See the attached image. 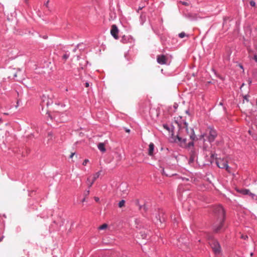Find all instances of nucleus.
Instances as JSON below:
<instances>
[{
	"label": "nucleus",
	"mask_w": 257,
	"mask_h": 257,
	"mask_svg": "<svg viewBox=\"0 0 257 257\" xmlns=\"http://www.w3.org/2000/svg\"><path fill=\"white\" fill-rule=\"evenodd\" d=\"M154 150V145L153 143H151L150 144L149 146V152L148 154L149 155L152 156L153 155V151Z\"/></svg>",
	"instance_id": "nucleus-11"
},
{
	"label": "nucleus",
	"mask_w": 257,
	"mask_h": 257,
	"mask_svg": "<svg viewBox=\"0 0 257 257\" xmlns=\"http://www.w3.org/2000/svg\"><path fill=\"white\" fill-rule=\"evenodd\" d=\"M52 138H53V135H52V133H51V132L48 133V141L52 140Z\"/></svg>",
	"instance_id": "nucleus-16"
},
{
	"label": "nucleus",
	"mask_w": 257,
	"mask_h": 257,
	"mask_svg": "<svg viewBox=\"0 0 257 257\" xmlns=\"http://www.w3.org/2000/svg\"><path fill=\"white\" fill-rule=\"evenodd\" d=\"M253 59L256 62H257V55H254L253 57Z\"/></svg>",
	"instance_id": "nucleus-28"
},
{
	"label": "nucleus",
	"mask_w": 257,
	"mask_h": 257,
	"mask_svg": "<svg viewBox=\"0 0 257 257\" xmlns=\"http://www.w3.org/2000/svg\"><path fill=\"white\" fill-rule=\"evenodd\" d=\"M86 193L89 194V191L88 190L87 192H86Z\"/></svg>",
	"instance_id": "nucleus-36"
},
{
	"label": "nucleus",
	"mask_w": 257,
	"mask_h": 257,
	"mask_svg": "<svg viewBox=\"0 0 257 257\" xmlns=\"http://www.w3.org/2000/svg\"><path fill=\"white\" fill-rule=\"evenodd\" d=\"M186 34L184 32H181L179 34V36L180 38H183L186 36Z\"/></svg>",
	"instance_id": "nucleus-17"
},
{
	"label": "nucleus",
	"mask_w": 257,
	"mask_h": 257,
	"mask_svg": "<svg viewBox=\"0 0 257 257\" xmlns=\"http://www.w3.org/2000/svg\"><path fill=\"white\" fill-rule=\"evenodd\" d=\"M118 30L116 26L115 25H112L110 30V34L115 39L117 40L118 39Z\"/></svg>",
	"instance_id": "nucleus-9"
},
{
	"label": "nucleus",
	"mask_w": 257,
	"mask_h": 257,
	"mask_svg": "<svg viewBox=\"0 0 257 257\" xmlns=\"http://www.w3.org/2000/svg\"><path fill=\"white\" fill-rule=\"evenodd\" d=\"M209 135L208 136V141L209 142H213L217 136L216 131L213 128H208Z\"/></svg>",
	"instance_id": "nucleus-6"
},
{
	"label": "nucleus",
	"mask_w": 257,
	"mask_h": 257,
	"mask_svg": "<svg viewBox=\"0 0 257 257\" xmlns=\"http://www.w3.org/2000/svg\"><path fill=\"white\" fill-rule=\"evenodd\" d=\"M182 4L184 5H185V6H188V3L185 2H182Z\"/></svg>",
	"instance_id": "nucleus-27"
},
{
	"label": "nucleus",
	"mask_w": 257,
	"mask_h": 257,
	"mask_svg": "<svg viewBox=\"0 0 257 257\" xmlns=\"http://www.w3.org/2000/svg\"><path fill=\"white\" fill-rule=\"evenodd\" d=\"M214 213L218 216V223H215L213 226V230L215 232H219L222 228L225 218V212L223 208L220 205L215 207Z\"/></svg>",
	"instance_id": "nucleus-2"
},
{
	"label": "nucleus",
	"mask_w": 257,
	"mask_h": 257,
	"mask_svg": "<svg viewBox=\"0 0 257 257\" xmlns=\"http://www.w3.org/2000/svg\"><path fill=\"white\" fill-rule=\"evenodd\" d=\"M251 83V80H248V83H249V84H250Z\"/></svg>",
	"instance_id": "nucleus-34"
},
{
	"label": "nucleus",
	"mask_w": 257,
	"mask_h": 257,
	"mask_svg": "<svg viewBox=\"0 0 257 257\" xmlns=\"http://www.w3.org/2000/svg\"><path fill=\"white\" fill-rule=\"evenodd\" d=\"M68 57H69V55L67 54H64L63 56V58L65 60L67 59L68 58Z\"/></svg>",
	"instance_id": "nucleus-20"
},
{
	"label": "nucleus",
	"mask_w": 257,
	"mask_h": 257,
	"mask_svg": "<svg viewBox=\"0 0 257 257\" xmlns=\"http://www.w3.org/2000/svg\"><path fill=\"white\" fill-rule=\"evenodd\" d=\"M85 201V199H83V200H82V201L83 202V201Z\"/></svg>",
	"instance_id": "nucleus-41"
},
{
	"label": "nucleus",
	"mask_w": 257,
	"mask_h": 257,
	"mask_svg": "<svg viewBox=\"0 0 257 257\" xmlns=\"http://www.w3.org/2000/svg\"><path fill=\"white\" fill-rule=\"evenodd\" d=\"M209 244L214 253L216 255L219 254L221 247L218 241L212 239L209 241Z\"/></svg>",
	"instance_id": "nucleus-4"
},
{
	"label": "nucleus",
	"mask_w": 257,
	"mask_h": 257,
	"mask_svg": "<svg viewBox=\"0 0 257 257\" xmlns=\"http://www.w3.org/2000/svg\"><path fill=\"white\" fill-rule=\"evenodd\" d=\"M107 225L105 223L104 224H103L102 225H100L99 227H98V229L99 230H103V229H105L107 228Z\"/></svg>",
	"instance_id": "nucleus-14"
},
{
	"label": "nucleus",
	"mask_w": 257,
	"mask_h": 257,
	"mask_svg": "<svg viewBox=\"0 0 257 257\" xmlns=\"http://www.w3.org/2000/svg\"><path fill=\"white\" fill-rule=\"evenodd\" d=\"M98 149L102 152H105L106 149L105 148V145L103 143H100L98 144Z\"/></svg>",
	"instance_id": "nucleus-12"
},
{
	"label": "nucleus",
	"mask_w": 257,
	"mask_h": 257,
	"mask_svg": "<svg viewBox=\"0 0 257 257\" xmlns=\"http://www.w3.org/2000/svg\"><path fill=\"white\" fill-rule=\"evenodd\" d=\"M158 63L161 65L167 64L168 61V57L165 55H158L157 58Z\"/></svg>",
	"instance_id": "nucleus-7"
},
{
	"label": "nucleus",
	"mask_w": 257,
	"mask_h": 257,
	"mask_svg": "<svg viewBox=\"0 0 257 257\" xmlns=\"http://www.w3.org/2000/svg\"><path fill=\"white\" fill-rule=\"evenodd\" d=\"M194 159H195V156L191 155V156L189 159V163L193 162L194 161Z\"/></svg>",
	"instance_id": "nucleus-18"
},
{
	"label": "nucleus",
	"mask_w": 257,
	"mask_h": 257,
	"mask_svg": "<svg viewBox=\"0 0 257 257\" xmlns=\"http://www.w3.org/2000/svg\"><path fill=\"white\" fill-rule=\"evenodd\" d=\"M5 114H6V115H8V114L7 113V112H6Z\"/></svg>",
	"instance_id": "nucleus-39"
},
{
	"label": "nucleus",
	"mask_w": 257,
	"mask_h": 257,
	"mask_svg": "<svg viewBox=\"0 0 257 257\" xmlns=\"http://www.w3.org/2000/svg\"><path fill=\"white\" fill-rule=\"evenodd\" d=\"M5 114H6V115H8V114L7 113V112H6Z\"/></svg>",
	"instance_id": "nucleus-38"
},
{
	"label": "nucleus",
	"mask_w": 257,
	"mask_h": 257,
	"mask_svg": "<svg viewBox=\"0 0 257 257\" xmlns=\"http://www.w3.org/2000/svg\"><path fill=\"white\" fill-rule=\"evenodd\" d=\"M252 254H253V253H251L250 255H251V256H252Z\"/></svg>",
	"instance_id": "nucleus-40"
},
{
	"label": "nucleus",
	"mask_w": 257,
	"mask_h": 257,
	"mask_svg": "<svg viewBox=\"0 0 257 257\" xmlns=\"http://www.w3.org/2000/svg\"><path fill=\"white\" fill-rule=\"evenodd\" d=\"M250 4L251 6L254 7L255 6V3L253 1L250 2Z\"/></svg>",
	"instance_id": "nucleus-22"
},
{
	"label": "nucleus",
	"mask_w": 257,
	"mask_h": 257,
	"mask_svg": "<svg viewBox=\"0 0 257 257\" xmlns=\"http://www.w3.org/2000/svg\"><path fill=\"white\" fill-rule=\"evenodd\" d=\"M162 174H163V175H165L166 176H169L168 174L166 173V172H165V171L164 170V169H162Z\"/></svg>",
	"instance_id": "nucleus-21"
},
{
	"label": "nucleus",
	"mask_w": 257,
	"mask_h": 257,
	"mask_svg": "<svg viewBox=\"0 0 257 257\" xmlns=\"http://www.w3.org/2000/svg\"><path fill=\"white\" fill-rule=\"evenodd\" d=\"M53 103V102L52 99L49 97V96H46L45 95H43L41 102L42 107L45 106L48 107L49 106L52 105Z\"/></svg>",
	"instance_id": "nucleus-5"
},
{
	"label": "nucleus",
	"mask_w": 257,
	"mask_h": 257,
	"mask_svg": "<svg viewBox=\"0 0 257 257\" xmlns=\"http://www.w3.org/2000/svg\"><path fill=\"white\" fill-rule=\"evenodd\" d=\"M248 133H249V134H251V131H249Z\"/></svg>",
	"instance_id": "nucleus-35"
},
{
	"label": "nucleus",
	"mask_w": 257,
	"mask_h": 257,
	"mask_svg": "<svg viewBox=\"0 0 257 257\" xmlns=\"http://www.w3.org/2000/svg\"><path fill=\"white\" fill-rule=\"evenodd\" d=\"M239 67H240V68H241V69H243V66H242V65H239Z\"/></svg>",
	"instance_id": "nucleus-33"
},
{
	"label": "nucleus",
	"mask_w": 257,
	"mask_h": 257,
	"mask_svg": "<svg viewBox=\"0 0 257 257\" xmlns=\"http://www.w3.org/2000/svg\"><path fill=\"white\" fill-rule=\"evenodd\" d=\"M216 163L217 166L221 169L225 168L228 172H230V167L228 165V162L225 159L219 158L216 160Z\"/></svg>",
	"instance_id": "nucleus-3"
},
{
	"label": "nucleus",
	"mask_w": 257,
	"mask_h": 257,
	"mask_svg": "<svg viewBox=\"0 0 257 257\" xmlns=\"http://www.w3.org/2000/svg\"><path fill=\"white\" fill-rule=\"evenodd\" d=\"M125 131H126V133H130V130H128V129H126V130H125Z\"/></svg>",
	"instance_id": "nucleus-31"
},
{
	"label": "nucleus",
	"mask_w": 257,
	"mask_h": 257,
	"mask_svg": "<svg viewBox=\"0 0 257 257\" xmlns=\"http://www.w3.org/2000/svg\"><path fill=\"white\" fill-rule=\"evenodd\" d=\"M74 154L75 153H71V155L70 156V158H72L74 155Z\"/></svg>",
	"instance_id": "nucleus-29"
},
{
	"label": "nucleus",
	"mask_w": 257,
	"mask_h": 257,
	"mask_svg": "<svg viewBox=\"0 0 257 257\" xmlns=\"http://www.w3.org/2000/svg\"><path fill=\"white\" fill-rule=\"evenodd\" d=\"M100 174V171H99L98 172H96V173L94 174L93 175V179L92 180H90L89 178H88L87 179V183L88 186V187L90 188L92 186L93 183L95 182V181L99 177Z\"/></svg>",
	"instance_id": "nucleus-8"
},
{
	"label": "nucleus",
	"mask_w": 257,
	"mask_h": 257,
	"mask_svg": "<svg viewBox=\"0 0 257 257\" xmlns=\"http://www.w3.org/2000/svg\"><path fill=\"white\" fill-rule=\"evenodd\" d=\"M240 192L244 195H249L253 199H254L255 197V195L254 194L251 193L247 189L242 190Z\"/></svg>",
	"instance_id": "nucleus-10"
},
{
	"label": "nucleus",
	"mask_w": 257,
	"mask_h": 257,
	"mask_svg": "<svg viewBox=\"0 0 257 257\" xmlns=\"http://www.w3.org/2000/svg\"><path fill=\"white\" fill-rule=\"evenodd\" d=\"M89 162V160L88 159H85L84 160L82 165L84 166L86 165L87 163Z\"/></svg>",
	"instance_id": "nucleus-19"
},
{
	"label": "nucleus",
	"mask_w": 257,
	"mask_h": 257,
	"mask_svg": "<svg viewBox=\"0 0 257 257\" xmlns=\"http://www.w3.org/2000/svg\"><path fill=\"white\" fill-rule=\"evenodd\" d=\"M242 238H244V239H246V238H247V236H242Z\"/></svg>",
	"instance_id": "nucleus-32"
},
{
	"label": "nucleus",
	"mask_w": 257,
	"mask_h": 257,
	"mask_svg": "<svg viewBox=\"0 0 257 257\" xmlns=\"http://www.w3.org/2000/svg\"><path fill=\"white\" fill-rule=\"evenodd\" d=\"M125 201L124 200H121L118 203V207L121 208L124 206Z\"/></svg>",
	"instance_id": "nucleus-15"
},
{
	"label": "nucleus",
	"mask_w": 257,
	"mask_h": 257,
	"mask_svg": "<svg viewBox=\"0 0 257 257\" xmlns=\"http://www.w3.org/2000/svg\"><path fill=\"white\" fill-rule=\"evenodd\" d=\"M143 8H144V6H140L139 7V9H138V12H139V11L141 10Z\"/></svg>",
	"instance_id": "nucleus-26"
},
{
	"label": "nucleus",
	"mask_w": 257,
	"mask_h": 257,
	"mask_svg": "<svg viewBox=\"0 0 257 257\" xmlns=\"http://www.w3.org/2000/svg\"><path fill=\"white\" fill-rule=\"evenodd\" d=\"M143 238H147V234L146 233H144V234L142 235Z\"/></svg>",
	"instance_id": "nucleus-23"
},
{
	"label": "nucleus",
	"mask_w": 257,
	"mask_h": 257,
	"mask_svg": "<svg viewBox=\"0 0 257 257\" xmlns=\"http://www.w3.org/2000/svg\"><path fill=\"white\" fill-rule=\"evenodd\" d=\"M179 131L174 138V142L179 143L183 147H190L193 146L194 141L196 136L194 131L192 128H189L188 123L186 122L178 123Z\"/></svg>",
	"instance_id": "nucleus-1"
},
{
	"label": "nucleus",
	"mask_w": 257,
	"mask_h": 257,
	"mask_svg": "<svg viewBox=\"0 0 257 257\" xmlns=\"http://www.w3.org/2000/svg\"><path fill=\"white\" fill-rule=\"evenodd\" d=\"M49 1H48L45 4L46 7H48Z\"/></svg>",
	"instance_id": "nucleus-30"
},
{
	"label": "nucleus",
	"mask_w": 257,
	"mask_h": 257,
	"mask_svg": "<svg viewBox=\"0 0 257 257\" xmlns=\"http://www.w3.org/2000/svg\"><path fill=\"white\" fill-rule=\"evenodd\" d=\"M94 200H95L96 202H98V201H99V198H98V197H94Z\"/></svg>",
	"instance_id": "nucleus-24"
},
{
	"label": "nucleus",
	"mask_w": 257,
	"mask_h": 257,
	"mask_svg": "<svg viewBox=\"0 0 257 257\" xmlns=\"http://www.w3.org/2000/svg\"><path fill=\"white\" fill-rule=\"evenodd\" d=\"M85 87H89V83H88V82H86V83H85Z\"/></svg>",
	"instance_id": "nucleus-25"
},
{
	"label": "nucleus",
	"mask_w": 257,
	"mask_h": 257,
	"mask_svg": "<svg viewBox=\"0 0 257 257\" xmlns=\"http://www.w3.org/2000/svg\"><path fill=\"white\" fill-rule=\"evenodd\" d=\"M17 76V71L15 68L13 69L11 71V74L9 76L10 77L15 78Z\"/></svg>",
	"instance_id": "nucleus-13"
},
{
	"label": "nucleus",
	"mask_w": 257,
	"mask_h": 257,
	"mask_svg": "<svg viewBox=\"0 0 257 257\" xmlns=\"http://www.w3.org/2000/svg\"><path fill=\"white\" fill-rule=\"evenodd\" d=\"M86 193L89 194V191L88 190L87 192H86Z\"/></svg>",
	"instance_id": "nucleus-37"
}]
</instances>
